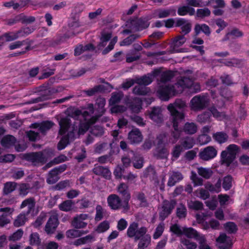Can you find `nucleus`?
<instances>
[{"mask_svg":"<svg viewBox=\"0 0 249 249\" xmlns=\"http://www.w3.org/2000/svg\"><path fill=\"white\" fill-rule=\"evenodd\" d=\"M190 88H193L194 92H197L200 90L199 84L194 83V80L192 78L180 77L174 85L160 86L157 93L162 100L168 101L175 94L181 93L185 89Z\"/></svg>","mask_w":249,"mask_h":249,"instance_id":"f257e3e1","label":"nucleus"},{"mask_svg":"<svg viewBox=\"0 0 249 249\" xmlns=\"http://www.w3.org/2000/svg\"><path fill=\"white\" fill-rule=\"evenodd\" d=\"M68 112V115L62 118L59 122V134L62 135L68 131L67 135L64 136L58 143L57 148L59 150L65 148L69 144L70 140L73 139L74 132L77 130V126L75 123L71 124L70 117L77 119L80 116L82 115L81 111L76 108L69 109Z\"/></svg>","mask_w":249,"mask_h":249,"instance_id":"f03ea898","label":"nucleus"},{"mask_svg":"<svg viewBox=\"0 0 249 249\" xmlns=\"http://www.w3.org/2000/svg\"><path fill=\"white\" fill-rule=\"evenodd\" d=\"M186 107V103L181 99H177L174 103L170 104L167 109L170 113L171 120L181 121L184 118V115L178 111L177 109H181Z\"/></svg>","mask_w":249,"mask_h":249,"instance_id":"7ed1b4c3","label":"nucleus"},{"mask_svg":"<svg viewBox=\"0 0 249 249\" xmlns=\"http://www.w3.org/2000/svg\"><path fill=\"white\" fill-rule=\"evenodd\" d=\"M138 227V223L133 222L130 224L127 230V235L130 238L134 237L136 241L140 239L147 231V229L146 227H142L139 228Z\"/></svg>","mask_w":249,"mask_h":249,"instance_id":"20e7f679","label":"nucleus"},{"mask_svg":"<svg viewBox=\"0 0 249 249\" xmlns=\"http://www.w3.org/2000/svg\"><path fill=\"white\" fill-rule=\"evenodd\" d=\"M209 99L207 96L196 95L190 101L191 109L194 111H199L207 107Z\"/></svg>","mask_w":249,"mask_h":249,"instance_id":"39448f33","label":"nucleus"},{"mask_svg":"<svg viewBox=\"0 0 249 249\" xmlns=\"http://www.w3.org/2000/svg\"><path fill=\"white\" fill-rule=\"evenodd\" d=\"M117 191L124 199V209L127 211L129 209L128 201L130 198L128 185L124 183H120L117 187Z\"/></svg>","mask_w":249,"mask_h":249,"instance_id":"423d86ee","label":"nucleus"},{"mask_svg":"<svg viewBox=\"0 0 249 249\" xmlns=\"http://www.w3.org/2000/svg\"><path fill=\"white\" fill-rule=\"evenodd\" d=\"M27 160L30 161L34 165L43 164L47 160L42 152H34L27 154L25 156Z\"/></svg>","mask_w":249,"mask_h":249,"instance_id":"0eeeda50","label":"nucleus"},{"mask_svg":"<svg viewBox=\"0 0 249 249\" xmlns=\"http://www.w3.org/2000/svg\"><path fill=\"white\" fill-rule=\"evenodd\" d=\"M59 224L58 214L52 213L45 227V231L48 234L53 233Z\"/></svg>","mask_w":249,"mask_h":249,"instance_id":"6e6552de","label":"nucleus"},{"mask_svg":"<svg viewBox=\"0 0 249 249\" xmlns=\"http://www.w3.org/2000/svg\"><path fill=\"white\" fill-rule=\"evenodd\" d=\"M174 207L175 203L173 201H163L159 212L160 219L164 220L171 213Z\"/></svg>","mask_w":249,"mask_h":249,"instance_id":"1a4fd4ad","label":"nucleus"},{"mask_svg":"<svg viewBox=\"0 0 249 249\" xmlns=\"http://www.w3.org/2000/svg\"><path fill=\"white\" fill-rule=\"evenodd\" d=\"M217 151L213 146H207L203 149L199 153L200 158L204 160H209L217 155Z\"/></svg>","mask_w":249,"mask_h":249,"instance_id":"9d476101","label":"nucleus"},{"mask_svg":"<svg viewBox=\"0 0 249 249\" xmlns=\"http://www.w3.org/2000/svg\"><path fill=\"white\" fill-rule=\"evenodd\" d=\"M147 114L152 120L157 124L161 123L163 120L162 109L160 107H151L147 111Z\"/></svg>","mask_w":249,"mask_h":249,"instance_id":"9b49d317","label":"nucleus"},{"mask_svg":"<svg viewBox=\"0 0 249 249\" xmlns=\"http://www.w3.org/2000/svg\"><path fill=\"white\" fill-rule=\"evenodd\" d=\"M127 25L132 31L136 32L147 28L148 25L143 20L140 18H135L129 20Z\"/></svg>","mask_w":249,"mask_h":249,"instance_id":"f8f14e48","label":"nucleus"},{"mask_svg":"<svg viewBox=\"0 0 249 249\" xmlns=\"http://www.w3.org/2000/svg\"><path fill=\"white\" fill-rule=\"evenodd\" d=\"M159 73V70H155L147 75L140 78H135V83L142 86L148 85L152 83L153 78L158 76Z\"/></svg>","mask_w":249,"mask_h":249,"instance_id":"ddd939ff","label":"nucleus"},{"mask_svg":"<svg viewBox=\"0 0 249 249\" xmlns=\"http://www.w3.org/2000/svg\"><path fill=\"white\" fill-rule=\"evenodd\" d=\"M107 201L108 206L113 210H117L120 209L122 207L123 208L124 203L122 204L121 198L117 195H109L107 197Z\"/></svg>","mask_w":249,"mask_h":249,"instance_id":"4468645a","label":"nucleus"},{"mask_svg":"<svg viewBox=\"0 0 249 249\" xmlns=\"http://www.w3.org/2000/svg\"><path fill=\"white\" fill-rule=\"evenodd\" d=\"M216 241L220 249H230L231 247V239L225 233L220 234Z\"/></svg>","mask_w":249,"mask_h":249,"instance_id":"2eb2a0df","label":"nucleus"},{"mask_svg":"<svg viewBox=\"0 0 249 249\" xmlns=\"http://www.w3.org/2000/svg\"><path fill=\"white\" fill-rule=\"evenodd\" d=\"M171 121L173 124L174 130L171 132L170 135H169V139L170 143L174 144L177 142L181 136V131L178 129V124L181 121L175 120Z\"/></svg>","mask_w":249,"mask_h":249,"instance_id":"dca6fc26","label":"nucleus"},{"mask_svg":"<svg viewBox=\"0 0 249 249\" xmlns=\"http://www.w3.org/2000/svg\"><path fill=\"white\" fill-rule=\"evenodd\" d=\"M88 215L87 214H80L75 216L71 221V225L76 229H81L86 227L87 223L84 222L87 219Z\"/></svg>","mask_w":249,"mask_h":249,"instance_id":"f3484780","label":"nucleus"},{"mask_svg":"<svg viewBox=\"0 0 249 249\" xmlns=\"http://www.w3.org/2000/svg\"><path fill=\"white\" fill-rule=\"evenodd\" d=\"M128 138L131 143H138L142 141L143 137L139 129L135 128L129 132Z\"/></svg>","mask_w":249,"mask_h":249,"instance_id":"a211bd4d","label":"nucleus"},{"mask_svg":"<svg viewBox=\"0 0 249 249\" xmlns=\"http://www.w3.org/2000/svg\"><path fill=\"white\" fill-rule=\"evenodd\" d=\"M183 178V176L180 172L173 171L170 173L167 185L170 187L174 186L177 182L182 180Z\"/></svg>","mask_w":249,"mask_h":249,"instance_id":"6ab92c4d","label":"nucleus"},{"mask_svg":"<svg viewBox=\"0 0 249 249\" xmlns=\"http://www.w3.org/2000/svg\"><path fill=\"white\" fill-rule=\"evenodd\" d=\"M155 17L162 18L169 17L170 15L176 16V10L173 9H158L154 11Z\"/></svg>","mask_w":249,"mask_h":249,"instance_id":"aec40b11","label":"nucleus"},{"mask_svg":"<svg viewBox=\"0 0 249 249\" xmlns=\"http://www.w3.org/2000/svg\"><path fill=\"white\" fill-rule=\"evenodd\" d=\"M93 172L99 176H102L106 178L109 179L111 176V172L109 170L105 167L95 165L92 169Z\"/></svg>","mask_w":249,"mask_h":249,"instance_id":"412c9836","label":"nucleus"},{"mask_svg":"<svg viewBox=\"0 0 249 249\" xmlns=\"http://www.w3.org/2000/svg\"><path fill=\"white\" fill-rule=\"evenodd\" d=\"M54 123L51 121H44L40 124L35 123L32 124L33 128H38L40 132L44 133L54 125Z\"/></svg>","mask_w":249,"mask_h":249,"instance_id":"4be33fe9","label":"nucleus"},{"mask_svg":"<svg viewBox=\"0 0 249 249\" xmlns=\"http://www.w3.org/2000/svg\"><path fill=\"white\" fill-rule=\"evenodd\" d=\"M97 120L96 117H92L88 121L80 123L78 125L79 134H84L89 129L90 125L95 123Z\"/></svg>","mask_w":249,"mask_h":249,"instance_id":"5701e85b","label":"nucleus"},{"mask_svg":"<svg viewBox=\"0 0 249 249\" xmlns=\"http://www.w3.org/2000/svg\"><path fill=\"white\" fill-rule=\"evenodd\" d=\"M106 105V100L104 98L99 97L96 99V103H95V107L96 109L98 112V114L95 117L97 118V119L101 116L103 115V114L105 111V109L104 108L105 106Z\"/></svg>","mask_w":249,"mask_h":249,"instance_id":"b1692460","label":"nucleus"},{"mask_svg":"<svg viewBox=\"0 0 249 249\" xmlns=\"http://www.w3.org/2000/svg\"><path fill=\"white\" fill-rule=\"evenodd\" d=\"M36 205L35 199L33 197H29L24 200L20 205V208L27 207V213L29 214L31 211H33Z\"/></svg>","mask_w":249,"mask_h":249,"instance_id":"393cba45","label":"nucleus"},{"mask_svg":"<svg viewBox=\"0 0 249 249\" xmlns=\"http://www.w3.org/2000/svg\"><path fill=\"white\" fill-rule=\"evenodd\" d=\"M194 144V139L192 137L187 136L180 140L179 145H181L182 148L185 150L192 148Z\"/></svg>","mask_w":249,"mask_h":249,"instance_id":"a878e982","label":"nucleus"},{"mask_svg":"<svg viewBox=\"0 0 249 249\" xmlns=\"http://www.w3.org/2000/svg\"><path fill=\"white\" fill-rule=\"evenodd\" d=\"M129 108L134 113H139L142 109V101L139 98H135L129 105Z\"/></svg>","mask_w":249,"mask_h":249,"instance_id":"bb28decb","label":"nucleus"},{"mask_svg":"<svg viewBox=\"0 0 249 249\" xmlns=\"http://www.w3.org/2000/svg\"><path fill=\"white\" fill-rule=\"evenodd\" d=\"M75 205L74 202L71 200H66L60 203L59 206V209L63 212H70L73 210Z\"/></svg>","mask_w":249,"mask_h":249,"instance_id":"cd10ccee","label":"nucleus"},{"mask_svg":"<svg viewBox=\"0 0 249 249\" xmlns=\"http://www.w3.org/2000/svg\"><path fill=\"white\" fill-rule=\"evenodd\" d=\"M156 142L158 145L159 146H165L170 143L169 139V135L164 132L159 134L157 136Z\"/></svg>","mask_w":249,"mask_h":249,"instance_id":"c85d7f7f","label":"nucleus"},{"mask_svg":"<svg viewBox=\"0 0 249 249\" xmlns=\"http://www.w3.org/2000/svg\"><path fill=\"white\" fill-rule=\"evenodd\" d=\"M138 249H144L147 248L151 242V236L146 233L139 239Z\"/></svg>","mask_w":249,"mask_h":249,"instance_id":"c756f323","label":"nucleus"},{"mask_svg":"<svg viewBox=\"0 0 249 249\" xmlns=\"http://www.w3.org/2000/svg\"><path fill=\"white\" fill-rule=\"evenodd\" d=\"M16 142V138L12 135L4 136L1 140V145L5 147L9 148L15 145Z\"/></svg>","mask_w":249,"mask_h":249,"instance_id":"7c9ffc66","label":"nucleus"},{"mask_svg":"<svg viewBox=\"0 0 249 249\" xmlns=\"http://www.w3.org/2000/svg\"><path fill=\"white\" fill-rule=\"evenodd\" d=\"M22 31H18L16 32H9L3 34L2 35L6 42H10L16 40L20 36Z\"/></svg>","mask_w":249,"mask_h":249,"instance_id":"2f4dec72","label":"nucleus"},{"mask_svg":"<svg viewBox=\"0 0 249 249\" xmlns=\"http://www.w3.org/2000/svg\"><path fill=\"white\" fill-rule=\"evenodd\" d=\"M213 139L218 143H222L226 142L229 136L227 133L224 132H217L213 135Z\"/></svg>","mask_w":249,"mask_h":249,"instance_id":"473e14b6","label":"nucleus"},{"mask_svg":"<svg viewBox=\"0 0 249 249\" xmlns=\"http://www.w3.org/2000/svg\"><path fill=\"white\" fill-rule=\"evenodd\" d=\"M160 73L158 76H160V81L161 83H166L170 81L174 76V72L171 71H165L161 72L160 71Z\"/></svg>","mask_w":249,"mask_h":249,"instance_id":"72a5a7b5","label":"nucleus"},{"mask_svg":"<svg viewBox=\"0 0 249 249\" xmlns=\"http://www.w3.org/2000/svg\"><path fill=\"white\" fill-rule=\"evenodd\" d=\"M221 157L222 162L226 163L227 166H229L235 158L232 154H230L226 151H223L221 152Z\"/></svg>","mask_w":249,"mask_h":249,"instance_id":"f704fd0d","label":"nucleus"},{"mask_svg":"<svg viewBox=\"0 0 249 249\" xmlns=\"http://www.w3.org/2000/svg\"><path fill=\"white\" fill-rule=\"evenodd\" d=\"M36 20L33 16H27L23 14L18 15L16 17V20L19 21L23 24H30L34 22Z\"/></svg>","mask_w":249,"mask_h":249,"instance_id":"c9c22d12","label":"nucleus"},{"mask_svg":"<svg viewBox=\"0 0 249 249\" xmlns=\"http://www.w3.org/2000/svg\"><path fill=\"white\" fill-rule=\"evenodd\" d=\"M195 13V9L190 7L188 5L179 7L178 10V14L179 16H185L187 14H189L190 15H194Z\"/></svg>","mask_w":249,"mask_h":249,"instance_id":"e433bc0d","label":"nucleus"},{"mask_svg":"<svg viewBox=\"0 0 249 249\" xmlns=\"http://www.w3.org/2000/svg\"><path fill=\"white\" fill-rule=\"evenodd\" d=\"M17 183L15 182L9 181L4 184L3 193L4 195H8L13 192L16 188Z\"/></svg>","mask_w":249,"mask_h":249,"instance_id":"4c0bfd02","label":"nucleus"},{"mask_svg":"<svg viewBox=\"0 0 249 249\" xmlns=\"http://www.w3.org/2000/svg\"><path fill=\"white\" fill-rule=\"evenodd\" d=\"M197 171L199 176L206 179L209 178L212 176L213 173L211 169L203 168L202 167H197Z\"/></svg>","mask_w":249,"mask_h":249,"instance_id":"58836bf2","label":"nucleus"},{"mask_svg":"<svg viewBox=\"0 0 249 249\" xmlns=\"http://www.w3.org/2000/svg\"><path fill=\"white\" fill-rule=\"evenodd\" d=\"M197 126L194 123H186L184 125L183 131L188 134H194L197 131Z\"/></svg>","mask_w":249,"mask_h":249,"instance_id":"ea45409f","label":"nucleus"},{"mask_svg":"<svg viewBox=\"0 0 249 249\" xmlns=\"http://www.w3.org/2000/svg\"><path fill=\"white\" fill-rule=\"evenodd\" d=\"M52 95V92L50 89H46L43 93H42L41 95L36 98L32 99L33 103H38L39 102L44 101L48 100L51 98Z\"/></svg>","mask_w":249,"mask_h":249,"instance_id":"a19ab883","label":"nucleus"},{"mask_svg":"<svg viewBox=\"0 0 249 249\" xmlns=\"http://www.w3.org/2000/svg\"><path fill=\"white\" fill-rule=\"evenodd\" d=\"M59 179L58 175L52 169L48 174L46 181L49 184H53L56 183Z\"/></svg>","mask_w":249,"mask_h":249,"instance_id":"79ce46f5","label":"nucleus"},{"mask_svg":"<svg viewBox=\"0 0 249 249\" xmlns=\"http://www.w3.org/2000/svg\"><path fill=\"white\" fill-rule=\"evenodd\" d=\"M123 93L122 92H113L109 101V104L111 106L114 105L120 102L123 97Z\"/></svg>","mask_w":249,"mask_h":249,"instance_id":"37998d69","label":"nucleus"},{"mask_svg":"<svg viewBox=\"0 0 249 249\" xmlns=\"http://www.w3.org/2000/svg\"><path fill=\"white\" fill-rule=\"evenodd\" d=\"M182 147L179 144H176L173 147L171 152L172 160H173L178 159L180 156L181 153L184 150Z\"/></svg>","mask_w":249,"mask_h":249,"instance_id":"c03bdc74","label":"nucleus"},{"mask_svg":"<svg viewBox=\"0 0 249 249\" xmlns=\"http://www.w3.org/2000/svg\"><path fill=\"white\" fill-rule=\"evenodd\" d=\"M209 111L213 117L219 120H222L226 118V115L224 112H220L214 107L210 108Z\"/></svg>","mask_w":249,"mask_h":249,"instance_id":"a18cd8bd","label":"nucleus"},{"mask_svg":"<svg viewBox=\"0 0 249 249\" xmlns=\"http://www.w3.org/2000/svg\"><path fill=\"white\" fill-rule=\"evenodd\" d=\"M195 31L196 34H199L200 32H202L206 35L209 36L211 33L209 27L205 24L196 25L195 26Z\"/></svg>","mask_w":249,"mask_h":249,"instance_id":"49530a36","label":"nucleus"},{"mask_svg":"<svg viewBox=\"0 0 249 249\" xmlns=\"http://www.w3.org/2000/svg\"><path fill=\"white\" fill-rule=\"evenodd\" d=\"M87 232L76 229L69 230L66 232V235L68 238H76L86 233Z\"/></svg>","mask_w":249,"mask_h":249,"instance_id":"de8ad7c7","label":"nucleus"},{"mask_svg":"<svg viewBox=\"0 0 249 249\" xmlns=\"http://www.w3.org/2000/svg\"><path fill=\"white\" fill-rule=\"evenodd\" d=\"M169 154L168 150L165 148L158 149L154 153V156L158 159H166Z\"/></svg>","mask_w":249,"mask_h":249,"instance_id":"09e8293b","label":"nucleus"},{"mask_svg":"<svg viewBox=\"0 0 249 249\" xmlns=\"http://www.w3.org/2000/svg\"><path fill=\"white\" fill-rule=\"evenodd\" d=\"M164 224L163 223H160L157 226L153 235L154 239H157L161 236L164 231Z\"/></svg>","mask_w":249,"mask_h":249,"instance_id":"8fccbe9b","label":"nucleus"},{"mask_svg":"<svg viewBox=\"0 0 249 249\" xmlns=\"http://www.w3.org/2000/svg\"><path fill=\"white\" fill-rule=\"evenodd\" d=\"M198 232L192 228L183 227V234L190 238H195Z\"/></svg>","mask_w":249,"mask_h":249,"instance_id":"3c124183","label":"nucleus"},{"mask_svg":"<svg viewBox=\"0 0 249 249\" xmlns=\"http://www.w3.org/2000/svg\"><path fill=\"white\" fill-rule=\"evenodd\" d=\"M139 36L137 35H131L126 37L123 41L120 42V46H128L133 42L137 38L139 37Z\"/></svg>","mask_w":249,"mask_h":249,"instance_id":"603ef678","label":"nucleus"},{"mask_svg":"<svg viewBox=\"0 0 249 249\" xmlns=\"http://www.w3.org/2000/svg\"><path fill=\"white\" fill-rule=\"evenodd\" d=\"M31 188V186L28 183L20 184L18 189L19 195L24 196H26Z\"/></svg>","mask_w":249,"mask_h":249,"instance_id":"864d4df0","label":"nucleus"},{"mask_svg":"<svg viewBox=\"0 0 249 249\" xmlns=\"http://www.w3.org/2000/svg\"><path fill=\"white\" fill-rule=\"evenodd\" d=\"M27 220V218L24 214H19L15 220L14 225L16 227L23 225Z\"/></svg>","mask_w":249,"mask_h":249,"instance_id":"5fc2aeb1","label":"nucleus"},{"mask_svg":"<svg viewBox=\"0 0 249 249\" xmlns=\"http://www.w3.org/2000/svg\"><path fill=\"white\" fill-rule=\"evenodd\" d=\"M211 113L210 111H206L199 115L197 117V121L201 123H205L210 121Z\"/></svg>","mask_w":249,"mask_h":249,"instance_id":"6e6d98bb","label":"nucleus"},{"mask_svg":"<svg viewBox=\"0 0 249 249\" xmlns=\"http://www.w3.org/2000/svg\"><path fill=\"white\" fill-rule=\"evenodd\" d=\"M147 92V88L141 85L136 86L133 89V93L137 95H145Z\"/></svg>","mask_w":249,"mask_h":249,"instance_id":"4d7b16f0","label":"nucleus"},{"mask_svg":"<svg viewBox=\"0 0 249 249\" xmlns=\"http://www.w3.org/2000/svg\"><path fill=\"white\" fill-rule=\"evenodd\" d=\"M188 206L190 209L195 210H200L203 207V203L199 201L191 200L188 202Z\"/></svg>","mask_w":249,"mask_h":249,"instance_id":"13d9d810","label":"nucleus"},{"mask_svg":"<svg viewBox=\"0 0 249 249\" xmlns=\"http://www.w3.org/2000/svg\"><path fill=\"white\" fill-rule=\"evenodd\" d=\"M225 230L229 233H234L237 230V228L235 224L232 222H229L224 224Z\"/></svg>","mask_w":249,"mask_h":249,"instance_id":"bf43d9fd","label":"nucleus"},{"mask_svg":"<svg viewBox=\"0 0 249 249\" xmlns=\"http://www.w3.org/2000/svg\"><path fill=\"white\" fill-rule=\"evenodd\" d=\"M181 243L187 249H196L197 247L196 243L187 239H181Z\"/></svg>","mask_w":249,"mask_h":249,"instance_id":"052dcab7","label":"nucleus"},{"mask_svg":"<svg viewBox=\"0 0 249 249\" xmlns=\"http://www.w3.org/2000/svg\"><path fill=\"white\" fill-rule=\"evenodd\" d=\"M103 90V86L102 85H97L92 89L84 90V92L89 96H93L96 93Z\"/></svg>","mask_w":249,"mask_h":249,"instance_id":"680f3d73","label":"nucleus"},{"mask_svg":"<svg viewBox=\"0 0 249 249\" xmlns=\"http://www.w3.org/2000/svg\"><path fill=\"white\" fill-rule=\"evenodd\" d=\"M109 228V223L107 221L101 222L97 227L96 231L101 233L107 231Z\"/></svg>","mask_w":249,"mask_h":249,"instance_id":"e2e57ef3","label":"nucleus"},{"mask_svg":"<svg viewBox=\"0 0 249 249\" xmlns=\"http://www.w3.org/2000/svg\"><path fill=\"white\" fill-rule=\"evenodd\" d=\"M210 14L211 11L207 8L198 9L196 11V15L198 18H203L209 16Z\"/></svg>","mask_w":249,"mask_h":249,"instance_id":"0e129e2a","label":"nucleus"},{"mask_svg":"<svg viewBox=\"0 0 249 249\" xmlns=\"http://www.w3.org/2000/svg\"><path fill=\"white\" fill-rule=\"evenodd\" d=\"M104 133V131L103 127L97 125L93 126L91 130V133L97 137L102 136Z\"/></svg>","mask_w":249,"mask_h":249,"instance_id":"69168bd1","label":"nucleus"},{"mask_svg":"<svg viewBox=\"0 0 249 249\" xmlns=\"http://www.w3.org/2000/svg\"><path fill=\"white\" fill-rule=\"evenodd\" d=\"M170 231L178 236L183 234V227L181 228L178 224H174L170 227Z\"/></svg>","mask_w":249,"mask_h":249,"instance_id":"338daca9","label":"nucleus"},{"mask_svg":"<svg viewBox=\"0 0 249 249\" xmlns=\"http://www.w3.org/2000/svg\"><path fill=\"white\" fill-rule=\"evenodd\" d=\"M30 244L32 245H38L40 243V239L37 233H33L30 236Z\"/></svg>","mask_w":249,"mask_h":249,"instance_id":"774afa93","label":"nucleus"}]
</instances>
